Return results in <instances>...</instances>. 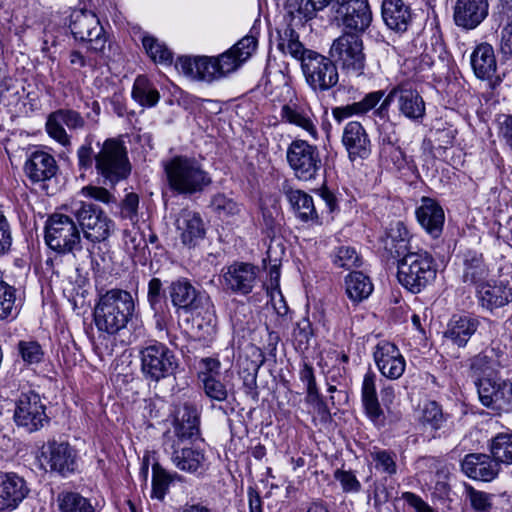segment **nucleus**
<instances>
[{"label": "nucleus", "instance_id": "obj_17", "mask_svg": "<svg viewBox=\"0 0 512 512\" xmlns=\"http://www.w3.org/2000/svg\"><path fill=\"white\" fill-rule=\"evenodd\" d=\"M479 306L489 312L512 302V281L508 277L484 281L476 288Z\"/></svg>", "mask_w": 512, "mask_h": 512}, {"label": "nucleus", "instance_id": "obj_14", "mask_svg": "<svg viewBox=\"0 0 512 512\" xmlns=\"http://www.w3.org/2000/svg\"><path fill=\"white\" fill-rule=\"evenodd\" d=\"M164 452L173 465L183 472L202 474L205 471L206 457L202 449L188 445V441L164 439Z\"/></svg>", "mask_w": 512, "mask_h": 512}, {"label": "nucleus", "instance_id": "obj_52", "mask_svg": "<svg viewBox=\"0 0 512 512\" xmlns=\"http://www.w3.org/2000/svg\"><path fill=\"white\" fill-rule=\"evenodd\" d=\"M370 456L375 462V468L382 473L394 475L397 472L396 454L393 451L374 448Z\"/></svg>", "mask_w": 512, "mask_h": 512}, {"label": "nucleus", "instance_id": "obj_34", "mask_svg": "<svg viewBox=\"0 0 512 512\" xmlns=\"http://www.w3.org/2000/svg\"><path fill=\"white\" fill-rule=\"evenodd\" d=\"M48 464L51 471L62 476L73 473L77 469L76 451L66 442H48Z\"/></svg>", "mask_w": 512, "mask_h": 512}, {"label": "nucleus", "instance_id": "obj_8", "mask_svg": "<svg viewBox=\"0 0 512 512\" xmlns=\"http://www.w3.org/2000/svg\"><path fill=\"white\" fill-rule=\"evenodd\" d=\"M286 161L294 177L303 182L316 180L323 166L319 148L303 139H295L288 145Z\"/></svg>", "mask_w": 512, "mask_h": 512}, {"label": "nucleus", "instance_id": "obj_51", "mask_svg": "<svg viewBox=\"0 0 512 512\" xmlns=\"http://www.w3.org/2000/svg\"><path fill=\"white\" fill-rule=\"evenodd\" d=\"M385 92L383 90L373 91L364 96V98L358 102L345 105L348 114L352 116H362L371 111L384 97Z\"/></svg>", "mask_w": 512, "mask_h": 512}, {"label": "nucleus", "instance_id": "obj_21", "mask_svg": "<svg viewBox=\"0 0 512 512\" xmlns=\"http://www.w3.org/2000/svg\"><path fill=\"white\" fill-rule=\"evenodd\" d=\"M373 357L377 368L387 379L397 380L403 375L406 361L395 344L388 341L379 342Z\"/></svg>", "mask_w": 512, "mask_h": 512}, {"label": "nucleus", "instance_id": "obj_54", "mask_svg": "<svg viewBox=\"0 0 512 512\" xmlns=\"http://www.w3.org/2000/svg\"><path fill=\"white\" fill-rule=\"evenodd\" d=\"M493 350L484 351L476 355L470 364V369L479 378H490L494 370L495 360L493 359Z\"/></svg>", "mask_w": 512, "mask_h": 512}, {"label": "nucleus", "instance_id": "obj_55", "mask_svg": "<svg viewBox=\"0 0 512 512\" xmlns=\"http://www.w3.org/2000/svg\"><path fill=\"white\" fill-rule=\"evenodd\" d=\"M204 392L211 400L223 402L228 397L226 385L214 375L204 373L201 377Z\"/></svg>", "mask_w": 512, "mask_h": 512}, {"label": "nucleus", "instance_id": "obj_44", "mask_svg": "<svg viewBox=\"0 0 512 512\" xmlns=\"http://www.w3.org/2000/svg\"><path fill=\"white\" fill-rule=\"evenodd\" d=\"M132 97L142 106L153 107L158 103L160 95L145 76H138L133 85Z\"/></svg>", "mask_w": 512, "mask_h": 512}, {"label": "nucleus", "instance_id": "obj_5", "mask_svg": "<svg viewBox=\"0 0 512 512\" xmlns=\"http://www.w3.org/2000/svg\"><path fill=\"white\" fill-rule=\"evenodd\" d=\"M399 283L413 294H418L431 284L437 274L436 263L430 253L418 250L398 260Z\"/></svg>", "mask_w": 512, "mask_h": 512}, {"label": "nucleus", "instance_id": "obj_53", "mask_svg": "<svg viewBox=\"0 0 512 512\" xmlns=\"http://www.w3.org/2000/svg\"><path fill=\"white\" fill-rule=\"evenodd\" d=\"M332 262L336 267L349 270L360 266V257L355 248L340 246L335 249Z\"/></svg>", "mask_w": 512, "mask_h": 512}, {"label": "nucleus", "instance_id": "obj_36", "mask_svg": "<svg viewBox=\"0 0 512 512\" xmlns=\"http://www.w3.org/2000/svg\"><path fill=\"white\" fill-rule=\"evenodd\" d=\"M27 493L28 488L23 478L14 473L0 476V510L16 508Z\"/></svg>", "mask_w": 512, "mask_h": 512}, {"label": "nucleus", "instance_id": "obj_41", "mask_svg": "<svg viewBox=\"0 0 512 512\" xmlns=\"http://www.w3.org/2000/svg\"><path fill=\"white\" fill-rule=\"evenodd\" d=\"M345 287L348 298L355 303L368 298L373 291L370 278L362 272H352L347 275Z\"/></svg>", "mask_w": 512, "mask_h": 512}, {"label": "nucleus", "instance_id": "obj_60", "mask_svg": "<svg viewBox=\"0 0 512 512\" xmlns=\"http://www.w3.org/2000/svg\"><path fill=\"white\" fill-rule=\"evenodd\" d=\"M379 149L398 144L396 125L392 121L377 123Z\"/></svg>", "mask_w": 512, "mask_h": 512}, {"label": "nucleus", "instance_id": "obj_47", "mask_svg": "<svg viewBox=\"0 0 512 512\" xmlns=\"http://www.w3.org/2000/svg\"><path fill=\"white\" fill-rule=\"evenodd\" d=\"M340 19L347 29L364 32L371 24L372 12L369 5H363L354 12L341 16Z\"/></svg>", "mask_w": 512, "mask_h": 512}, {"label": "nucleus", "instance_id": "obj_38", "mask_svg": "<svg viewBox=\"0 0 512 512\" xmlns=\"http://www.w3.org/2000/svg\"><path fill=\"white\" fill-rule=\"evenodd\" d=\"M282 192L287 198L296 217L303 222L314 221L318 219V214L314 205L313 198L303 190L294 189L285 181L282 185Z\"/></svg>", "mask_w": 512, "mask_h": 512}, {"label": "nucleus", "instance_id": "obj_35", "mask_svg": "<svg viewBox=\"0 0 512 512\" xmlns=\"http://www.w3.org/2000/svg\"><path fill=\"white\" fill-rule=\"evenodd\" d=\"M377 377L368 371L363 378L361 387V400L367 417L378 427L385 425V415L378 400L376 390Z\"/></svg>", "mask_w": 512, "mask_h": 512}, {"label": "nucleus", "instance_id": "obj_56", "mask_svg": "<svg viewBox=\"0 0 512 512\" xmlns=\"http://www.w3.org/2000/svg\"><path fill=\"white\" fill-rule=\"evenodd\" d=\"M147 301L152 311L159 312L165 308V293L161 279L153 277L148 282Z\"/></svg>", "mask_w": 512, "mask_h": 512}, {"label": "nucleus", "instance_id": "obj_31", "mask_svg": "<svg viewBox=\"0 0 512 512\" xmlns=\"http://www.w3.org/2000/svg\"><path fill=\"white\" fill-rule=\"evenodd\" d=\"M462 471L471 479L491 481L499 473V464L491 454L471 453L461 462Z\"/></svg>", "mask_w": 512, "mask_h": 512}, {"label": "nucleus", "instance_id": "obj_40", "mask_svg": "<svg viewBox=\"0 0 512 512\" xmlns=\"http://www.w3.org/2000/svg\"><path fill=\"white\" fill-rule=\"evenodd\" d=\"M471 66L479 79H490L496 71V59L491 45H478L471 54Z\"/></svg>", "mask_w": 512, "mask_h": 512}, {"label": "nucleus", "instance_id": "obj_6", "mask_svg": "<svg viewBox=\"0 0 512 512\" xmlns=\"http://www.w3.org/2000/svg\"><path fill=\"white\" fill-rule=\"evenodd\" d=\"M45 242L59 254H73L82 251L80 230L74 220L65 214L49 216L45 226Z\"/></svg>", "mask_w": 512, "mask_h": 512}, {"label": "nucleus", "instance_id": "obj_61", "mask_svg": "<svg viewBox=\"0 0 512 512\" xmlns=\"http://www.w3.org/2000/svg\"><path fill=\"white\" fill-rule=\"evenodd\" d=\"M467 497L473 509L477 511H487L492 506V495L483 491L474 489L471 486L466 487Z\"/></svg>", "mask_w": 512, "mask_h": 512}, {"label": "nucleus", "instance_id": "obj_9", "mask_svg": "<svg viewBox=\"0 0 512 512\" xmlns=\"http://www.w3.org/2000/svg\"><path fill=\"white\" fill-rule=\"evenodd\" d=\"M70 213L76 218L84 237L93 243L105 241L113 230V221L93 203L75 202Z\"/></svg>", "mask_w": 512, "mask_h": 512}, {"label": "nucleus", "instance_id": "obj_37", "mask_svg": "<svg viewBox=\"0 0 512 512\" xmlns=\"http://www.w3.org/2000/svg\"><path fill=\"white\" fill-rule=\"evenodd\" d=\"M479 327V320L468 315H454L448 322L444 337L453 345L465 347Z\"/></svg>", "mask_w": 512, "mask_h": 512}, {"label": "nucleus", "instance_id": "obj_7", "mask_svg": "<svg viewBox=\"0 0 512 512\" xmlns=\"http://www.w3.org/2000/svg\"><path fill=\"white\" fill-rule=\"evenodd\" d=\"M141 372L150 382L175 375L179 363L175 353L164 343L152 341L140 350Z\"/></svg>", "mask_w": 512, "mask_h": 512}, {"label": "nucleus", "instance_id": "obj_48", "mask_svg": "<svg viewBox=\"0 0 512 512\" xmlns=\"http://www.w3.org/2000/svg\"><path fill=\"white\" fill-rule=\"evenodd\" d=\"M142 44L146 51V53L149 55V57L154 61L161 64H171L173 61V54L168 49V47L162 43L159 42L158 39H156L153 36L145 35L142 38Z\"/></svg>", "mask_w": 512, "mask_h": 512}, {"label": "nucleus", "instance_id": "obj_64", "mask_svg": "<svg viewBox=\"0 0 512 512\" xmlns=\"http://www.w3.org/2000/svg\"><path fill=\"white\" fill-rule=\"evenodd\" d=\"M18 93L16 80L0 67V102Z\"/></svg>", "mask_w": 512, "mask_h": 512}, {"label": "nucleus", "instance_id": "obj_57", "mask_svg": "<svg viewBox=\"0 0 512 512\" xmlns=\"http://www.w3.org/2000/svg\"><path fill=\"white\" fill-rule=\"evenodd\" d=\"M210 205L220 217L234 216L239 213V205L225 194L218 193L211 199Z\"/></svg>", "mask_w": 512, "mask_h": 512}, {"label": "nucleus", "instance_id": "obj_24", "mask_svg": "<svg viewBox=\"0 0 512 512\" xmlns=\"http://www.w3.org/2000/svg\"><path fill=\"white\" fill-rule=\"evenodd\" d=\"M341 141L352 162L365 160L371 155V140L364 126L358 121H350L345 125Z\"/></svg>", "mask_w": 512, "mask_h": 512}, {"label": "nucleus", "instance_id": "obj_58", "mask_svg": "<svg viewBox=\"0 0 512 512\" xmlns=\"http://www.w3.org/2000/svg\"><path fill=\"white\" fill-rule=\"evenodd\" d=\"M333 476L340 483L344 493H358L361 491L362 485L352 470L336 469Z\"/></svg>", "mask_w": 512, "mask_h": 512}, {"label": "nucleus", "instance_id": "obj_39", "mask_svg": "<svg viewBox=\"0 0 512 512\" xmlns=\"http://www.w3.org/2000/svg\"><path fill=\"white\" fill-rule=\"evenodd\" d=\"M398 110L407 119L419 121L425 116V102L416 90L401 86Z\"/></svg>", "mask_w": 512, "mask_h": 512}, {"label": "nucleus", "instance_id": "obj_30", "mask_svg": "<svg viewBox=\"0 0 512 512\" xmlns=\"http://www.w3.org/2000/svg\"><path fill=\"white\" fill-rule=\"evenodd\" d=\"M410 237V233L403 222L391 223L381 239L386 256L398 261L413 253L410 251Z\"/></svg>", "mask_w": 512, "mask_h": 512}, {"label": "nucleus", "instance_id": "obj_23", "mask_svg": "<svg viewBox=\"0 0 512 512\" xmlns=\"http://www.w3.org/2000/svg\"><path fill=\"white\" fill-rule=\"evenodd\" d=\"M216 57L208 56H181L177 59L175 67L185 76L205 82H212L221 78Z\"/></svg>", "mask_w": 512, "mask_h": 512}, {"label": "nucleus", "instance_id": "obj_10", "mask_svg": "<svg viewBox=\"0 0 512 512\" xmlns=\"http://www.w3.org/2000/svg\"><path fill=\"white\" fill-rule=\"evenodd\" d=\"M330 57L347 74L360 76L364 73L366 57L363 40L357 33H343L335 39L329 51Z\"/></svg>", "mask_w": 512, "mask_h": 512}, {"label": "nucleus", "instance_id": "obj_46", "mask_svg": "<svg viewBox=\"0 0 512 512\" xmlns=\"http://www.w3.org/2000/svg\"><path fill=\"white\" fill-rule=\"evenodd\" d=\"M60 512H95L90 501L75 492H64L58 496Z\"/></svg>", "mask_w": 512, "mask_h": 512}, {"label": "nucleus", "instance_id": "obj_59", "mask_svg": "<svg viewBox=\"0 0 512 512\" xmlns=\"http://www.w3.org/2000/svg\"><path fill=\"white\" fill-rule=\"evenodd\" d=\"M380 157L388 163H391L397 170H401L406 165V156L398 144L383 147L379 149Z\"/></svg>", "mask_w": 512, "mask_h": 512}, {"label": "nucleus", "instance_id": "obj_25", "mask_svg": "<svg viewBox=\"0 0 512 512\" xmlns=\"http://www.w3.org/2000/svg\"><path fill=\"white\" fill-rule=\"evenodd\" d=\"M381 16L386 27L397 34L408 32L415 19L410 5L404 0H383Z\"/></svg>", "mask_w": 512, "mask_h": 512}, {"label": "nucleus", "instance_id": "obj_26", "mask_svg": "<svg viewBox=\"0 0 512 512\" xmlns=\"http://www.w3.org/2000/svg\"><path fill=\"white\" fill-rule=\"evenodd\" d=\"M200 434V413L192 403H184L176 411L173 421V435H166L165 439H178L189 441Z\"/></svg>", "mask_w": 512, "mask_h": 512}, {"label": "nucleus", "instance_id": "obj_63", "mask_svg": "<svg viewBox=\"0 0 512 512\" xmlns=\"http://www.w3.org/2000/svg\"><path fill=\"white\" fill-rule=\"evenodd\" d=\"M139 197L136 193H128L121 203V216L132 222L138 219Z\"/></svg>", "mask_w": 512, "mask_h": 512}, {"label": "nucleus", "instance_id": "obj_4", "mask_svg": "<svg viewBox=\"0 0 512 512\" xmlns=\"http://www.w3.org/2000/svg\"><path fill=\"white\" fill-rule=\"evenodd\" d=\"M164 170L169 187L179 194L201 192L212 182L209 173L193 157L175 156L164 165Z\"/></svg>", "mask_w": 512, "mask_h": 512}, {"label": "nucleus", "instance_id": "obj_2", "mask_svg": "<svg viewBox=\"0 0 512 512\" xmlns=\"http://www.w3.org/2000/svg\"><path fill=\"white\" fill-rule=\"evenodd\" d=\"M135 302L130 292L123 289H110L99 296L94 308V323L99 338L115 337L132 320Z\"/></svg>", "mask_w": 512, "mask_h": 512}, {"label": "nucleus", "instance_id": "obj_12", "mask_svg": "<svg viewBox=\"0 0 512 512\" xmlns=\"http://www.w3.org/2000/svg\"><path fill=\"white\" fill-rule=\"evenodd\" d=\"M13 419L17 427L28 433L39 431L50 421L40 395L31 390L16 399Z\"/></svg>", "mask_w": 512, "mask_h": 512}, {"label": "nucleus", "instance_id": "obj_32", "mask_svg": "<svg viewBox=\"0 0 512 512\" xmlns=\"http://www.w3.org/2000/svg\"><path fill=\"white\" fill-rule=\"evenodd\" d=\"M415 213L419 224L429 235L438 238L442 234L445 214L435 199L422 197Z\"/></svg>", "mask_w": 512, "mask_h": 512}, {"label": "nucleus", "instance_id": "obj_62", "mask_svg": "<svg viewBox=\"0 0 512 512\" xmlns=\"http://www.w3.org/2000/svg\"><path fill=\"white\" fill-rule=\"evenodd\" d=\"M259 365L254 362H251L247 368L242 369L239 372V375L243 381V386L245 388V392L253 397L258 395L257 393V374L259 370Z\"/></svg>", "mask_w": 512, "mask_h": 512}, {"label": "nucleus", "instance_id": "obj_29", "mask_svg": "<svg viewBox=\"0 0 512 512\" xmlns=\"http://www.w3.org/2000/svg\"><path fill=\"white\" fill-rule=\"evenodd\" d=\"M176 230L183 245L195 247L206 234L200 214L189 209H182L175 220Z\"/></svg>", "mask_w": 512, "mask_h": 512}, {"label": "nucleus", "instance_id": "obj_27", "mask_svg": "<svg viewBox=\"0 0 512 512\" xmlns=\"http://www.w3.org/2000/svg\"><path fill=\"white\" fill-rule=\"evenodd\" d=\"M460 259L461 280L464 284L477 288L488 279L490 268L481 252L466 249L461 253Z\"/></svg>", "mask_w": 512, "mask_h": 512}, {"label": "nucleus", "instance_id": "obj_28", "mask_svg": "<svg viewBox=\"0 0 512 512\" xmlns=\"http://www.w3.org/2000/svg\"><path fill=\"white\" fill-rule=\"evenodd\" d=\"M488 8V0H457L453 13L454 22L462 29H475L487 17Z\"/></svg>", "mask_w": 512, "mask_h": 512}, {"label": "nucleus", "instance_id": "obj_22", "mask_svg": "<svg viewBox=\"0 0 512 512\" xmlns=\"http://www.w3.org/2000/svg\"><path fill=\"white\" fill-rule=\"evenodd\" d=\"M258 40L249 34L241 38L230 49L216 57L221 78L236 71L255 52Z\"/></svg>", "mask_w": 512, "mask_h": 512}, {"label": "nucleus", "instance_id": "obj_43", "mask_svg": "<svg viewBox=\"0 0 512 512\" xmlns=\"http://www.w3.org/2000/svg\"><path fill=\"white\" fill-rule=\"evenodd\" d=\"M491 456L500 464L512 465V433L501 432L488 443Z\"/></svg>", "mask_w": 512, "mask_h": 512}, {"label": "nucleus", "instance_id": "obj_15", "mask_svg": "<svg viewBox=\"0 0 512 512\" xmlns=\"http://www.w3.org/2000/svg\"><path fill=\"white\" fill-rule=\"evenodd\" d=\"M259 268L251 263L234 262L223 269V286L231 293L245 296L258 282Z\"/></svg>", "mask_w": 512, "mask_h": 512}, {"label": "nucleus", "instance_id": "obj_20", "mask_svg": "<svg viewBox=\"0 0 512 512\" xmlns=\"http://www.w3.org/2000/svg\"><path fill=\"white\" fill-rule=\"evenodd\" d=\"M451 416L445 413L442 406L436 401H427L419 410L418 423L423 432L432 439L448 435L452 430Z\"/></svg>", "mask_w": 512, "mask_h": 512}, {"label": "nucleus", "instance_id": "obj_18", "mask_svg": "<svg viewBox=\"0 0 512 512\" xmlns=\"http://www.w3.org/2000/svg\"><path fill=\"white\" fill-rule=\"evenodd\" d=\"M280 121L303 130L315 140L318 139L317 117L310 105L305 101L291 99L282 105Z\"/></svg>", "mask_w": 512, "mask_h": 512}, {"label": "nucleus", "instance_id": "obj_45", "mask_svg": "<svg viewBox=\"0 0 512 512\" xmlns=\"http://www.w3.org/2000/svg\"><path fill=\"white\" fill-rule=\"evenodd\" d=\"M16 288L0 281V321L14 319L18 314Z\"/></svg>", "mask_w": 512, "mask_h": 512}, {"label": "nucleus", "instance_id": "obj_19", "mask_svg": "<svg viewBox=\"0 0 512 512\" xmlns=\"http://www.w3.org/2000/svg\"><path fill=\"white\" fill-rule=\"evenodd\" d=\"M64 126L69 130L83 129L85 120L79 112L72 109H58L48 116L46 122L48 135L62 146H69L71 140Z\"/></svg>", "mask_w": 512, "mask_h": 512}, {"label": "nucleus", "instance_id": "obj_16", "mask_svg": "<svg viewBox=\"0 0 512 512\" xmlns=\"http://www.w3.org/2000/svg\"><path fill=\"white\" fill-rule=\"evenodd\" d=\"M481 403L491 409L509 411L512 408V383L506 380L479 378L476 382Z\"/></svg>", "mask_w": 512, "mask_h": 512}, {"label": "nucleus", "instance_id": "obj_1", "mask_svg": "<svg viewBox=\"0 0 512 512\" xmlns=\"http://www.w3.org/2000/svg\"><path fill=\"white\" fill-rule=\"evenodd\" d=\"M98 152L92 147V137L88 136L77 150L80 170L92 169L93 164L102 184L114 187L131 173V163L125 144L116 138H108L102 144L97 143Z\"/></svg>", "mask_w": 512, "mask_h": 512}, {"label": "nucleus", "instance_id": "obj_49", "mask_svg": "<svg viewBox=\"0 0 512 512\" xmlns=\"http://www.w3.org/2000/svg\"><path fill=\"white\" fill-rule=\"evenodd\" d=\"M173 481V476L168 473L160 464L152 466V498L163 500Z\"/></svg>", "mask_w": 512, "mask_h": 512}, {"label": "nucleus", "instance_id": "obj_3", "mask_svg": "<svg viewBox=\"0 0 512 512\" xmlns=\"http://www.w3.org/2000/svg\"><path fill=\"white\" fill-rule=\"evenodd\" d=\"M169 298L176 312H183L193 316H202L205 320L207 334L214 332L213 320L214 306L210 297L196 289L191 281L185 277L173 280L168 286Z\"/></svg>", "mask_w": 512, "mask_h": 512}, {"label": "nucleus", "instance_id": "obj_50", "mask_svg": "<svg viewBox=\"0 0 512 512\" xmlns=\"http://www.w3.org/2000/svg\"><path fill=\"white\" fill-rule=\"evenodd\" d=\"M17 351L22 360L28 365L39 364L44 359V350L35 340H21L17 344Z\"/></svg>", "mask_w": 512, "mask_h": 512}, {"label": "nucleus", "instance_id": "obj_13", "mask_svg": "<svg viewBox=\"0 0 512 512\" xmlns=\"http://www.w3.org/2000/svg\"><path fill=\"white\" fill-rule=\"evenodd\" d=\"M69 29L73 37L89 44L88 48L102 53L107 43V36L97 15L89 10H76L70 16Z\"/></svg>", "mask_w": 512, "mask_h": 512}, {"label": "nucleus", "instance_id": "obj_42", "mask_svg": "<svg viewBox=\"0 0 512 512\" xmlns=\"http://www.w3.org/2000/svg\"><path fill=\"white\" fill-rule=\"evenodd\" d=\"M278 49L284 54H289L291 57L299 60L301 66L303 65V59H305L312 50L306 49L304 45L299 41V35L297 32L287 27L282 33H279Z\"/></svg>", "mask_w": 512, "mask_h": 512}, {"label": "nucleus", "instance_id": "obj_11", "mask_svg": "<svg viewBox=\"0 0 512 512\" xmlns=\"http://www.w3.org/2000/svg\"><path fill=\"white\" fill-rule=\"evenodd\" d=\"M301 68L307 84L317 95L323 94L338 83L337 66L331 57L311 52L303 59Z\"/></svg>", "mask_w": 512, "mask_h": 512}, {"label": "nucleus", "instance_id": "obj_33", "mask_svg": "<svg viewBox=\"0 0 512 512\" xmlns=\"http://www.w3.org/2000/svg\"><path fill=\"white\" fill-rule=\"evenodd\" d=\"M57 171L55 158L42 150L32 152L24 164L25 175L33 183L50 180Z\"/></svg>", "mask_w": 512, "mask_h": 512}]
</instances>
